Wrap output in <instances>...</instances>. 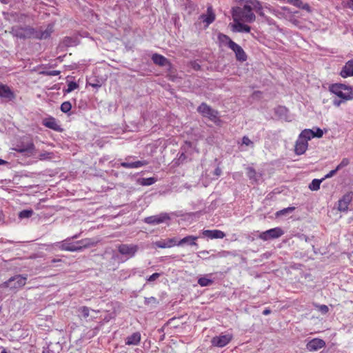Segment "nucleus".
<instances>
[{
	"instance_id": "obj_1",
	"label": "nucleus",
	"mask_w": 353,
	"mask_h": 353,
	"mask_svg": "<svg viewBox=\"0 0 353 353\" xmlns=\"http://www.w3.org/2000/svg\"><path fill=\"white\" fill-rule=\"evenodd\" d=\"M263 9L268 10L270 13L274 15L277 14V11L270 6H263L258 0H249L243 7H237L233 9L232 18L234 21L252 23L256 19L253 11L256 12L261 17H265Z\"/></svg>"
},
{
	"instance_id": "obj_2",
	"label": "nucleus",
	"mask_w": 353,
	"mask_h": 353,
	"mask_svg": "<svg viewBox=\"0 0 353 353\" xmlns=\"http://www.w3.org/2000/svg\"><path fill=\"white\" fill-rule=\"evenodd\" d=\"M95 245V242L90 239H85L77 242H72L70 239H65L61 242L57 243L55 246L65 251H81L84 248H87Z\"/></svg>"
},
{
	"instance_id": "obj_3",
	"label": "nucleus",
	"mask_w": 353,
	"mask_h": 353,
	"mask_svg": "<svg viewBox=\"0 0 353 353\" xmlns=\"http://www.w3.org/2000/svg\"><path fill=\"white\" fill-rule=\"evenodd\" d=\"M330 90L343 101L353 99V88L342 83H336L330 86Z\"/></svg>"
},
{
	"instance_id": "obj_4",
	"label": "nucleus",
	"mask_w": 353,
	"mask_h": 353,
	"mask_svg": "<svg viewBox=\"0 0 353 353\" xmlns=\"http://www.w3.org/2000/svg\"><path fill=\"white\" fill-rule=\"evenodd\" d=\"M12 32L14 36L20 39L35 38V29L30 27H14Z\"/></svg>"
},
{
	"instance_id": "obj_5",
	"label": "nucleus",
	"mask_w": 353,
	"mask_h": 353,
	"mask_svg": "<svg viewBox=\"0 0 353 353\" xmlns=\"http://www.w3.org/2000/svg\"><path fill=\"white\" fill-rule=\"evenodd\" d=\"M284 234L283 230L281 228H274L261 232L259 237L263 241L277 239Z\"/></svg>"
},
{
	"instance_id": "obj_6",
	"label": "nucleus",
	"mask_w": 353,
	"mask_h": 353,
	"mask_svg": "<svg viewBox=\"0 0 353 353\" xmlns=\"http://www.w3.org/2000/svg\"><path fill=\"white\" fill-rule=\"evenodd\" d=\"M26 277L22 276L21 275H17L10 278L6 282L5 285L10 289H19L26 284Z\"/></svg>"
},
{
	"instance_id": "obj_7",
	"label": "nucleus",
	"mask_w": 353,
	"mask_h": 353,
	"mask_svg": "<svg viewBox=\"0 0 353 353\" xmlns=\"http://www.w3.org/2000/svg\"><path fill=\"white\" fill-rule=\"evenodd\" d=\"M232 338L233 336L232 334H222L219 336L213 337L211 342L214 346L223 347L225 346L227 344H228L231 341Z\"/></svg>"
},
{
	"instance_id": "obj_8",
	"label": "nucleus",
	"mask_w": 353,
	"mask_h": 353,
	"mask_svg": "<svg viewBox=\"0 0 353 353\" xmlns=\"http://www.w3.org/2000/svg\"><path fill=\"white\" fill-rule=\"evenodd\" d=\"M197 110L203 117H208L211 120L215 119L217 117V112L204 103L198 107Z\"/></svg>"
},
{
	"instance_id": "obj_9",
	"label": "nucleus",
	"mask_w": 353,
	"mask_h": 353,
	"mask_svg": "<svg viewBox=\"0 0 353 353\" xmlns=\"http://www.w3.org/2000/svg\"><path fill=\"white\" fill-rule=\"evenodd\" d=\"M119 252L127 256L128 258L134 256L138 250V247L136 245H120L118 248Z\"/></svg>"
},
{
	"instance_id": "obj_10",
	"label": "nucleus",
	"mask_w": 353,
	"mask_h": 353,
	"mask_svg": "<svg viewBox=\"0 0 353 353\" xmlns=\"http://www.w3.org/2000/svg\"><path fill=\"white\" fill-rule=\"evenodd\" d=\"M153 246L159 248H170L174 246H178V239L175 237L167 239H161L153 243Z\"/></svg>"
},
{
	"instance_id": "obj_11",
	"label": "nucleus",
	"mask_w": 353,
	"mask_h": 353,
	"mask_svg": "<svg viewBox=\"0 0 353 353\" xmlns=\"http://www.w3.org/2000/svg\"><path fill=\"white\" fill-rule=\"evenodd\" d=\"M168 219H170L168 214L163 213L159 215L146 217L145 218L144 221L148 224L157 225L163 223Z\"/></svg>"
},
{
	"instance_id": "obj_12",
	"label": "nucleus",
	"mask_w": 353,
	"mask_h": 353,
	"mask_svg": "<svg viewBox=\"0 0 353 353\" xmlns=\"http://www.w3.org/2000/svg\"><path fill=\"white\" fill-rule=\"evenodd\" d=\"M325 345V342L321 339L315 338L310 340L306 344V348L309 351H317Z\"/></svg>"
},
{
	"instance_id": "obj_13",
	"label": "nucleus",
	"mask_w": 353,
	"mask_h": 353,
	"mask_svg": "<svg viewBox=\"0 0 353 353\" xmlns=\"http://www.w3.org/2000/svg\"><path fill=\"white\" fill-rule=\"evenodd\" d=\"M353 194L351 192L347 193L339 201L338 209L339 211L345 212L352 201Z\"/></svg>"
},
{
	"instance_id": "obj_14",
	"label": "nucleus",
	"mask_w": 353,
	"mask_h": 353,
	"mask_svg": "<svg viewBox=\"0 0 353 353\" xmlns=\"http://www.w3.org/2000/svg\"><path fill=\"white\" fill-rule=\"evenodd\" d=\"M0 97L11 101L15 98V94L8 85L0 83Z\"/></svg>"
},
{
	"instance_id": "obj_15",
	"label": "nucleus",
	"mask_w": 353,
	"mask_h": 353,
	"mask_svg": "<svg viewBox=\"0 0 353 353\" xmlns=\"http://www.w3.org/2000/svg\"><path fill=\"white\" fill-rule=\"evenodd\" d=\"M230 49L235 53L236 58L238 61H245L247 59V55L243 49L237 43H232Z\"/></svg>"
},
{
	"instance_id": "obj_16",
	"label": "nucleus",
	"mask_w": 353,
	"mask_h": 353,
	"mask_svg": "<svg viewBox=\"0 0 353 353\" xmlns=\"http://www.w3.org/2000/svg\"><path fill=\"white\" fill-rule=\"evenodd\" d=\"M43 125L50 129L55 131L61 132L62 130L61 126L58 124L57 120L54 117H48L43 120Z\"/></svg>"
},
{
	"instance_id": "obj_17",
	"label": "nucleus",
	"mask_w": 353,
	"mask_h": 353,
	"mask_svg": "<svg viewBox=\"0 0 353 353\" xmlns=\"http://www.w3.org/2000/svg\"><path fill=\"white\" fill-rule=\"evenodd\" d=\"M202 234L204 236L208 237L211 239H223L225 236V234L219 230H203Z\"/></svg>"
},
{
	"instance_id": "obj_18",
	"label": "nucleus",
	"mask_w": 353,
	"mask_h": 353,
	"mask_svg": "<svg viewBox=\"0 0 353 353\" xmlns=\"http://www.w3.org/2000/svg\"><path fill=\"white\" fill-rule=\"evenodd\" d=\"M53 32V25L49 24L47 28L43 30H35V39H44L49 37Z\"/></svg>"
},
{
	"instance_id": "obj_19",
	"label": "nucleus",
	"mask_w": 353,
	"mask_h": 353,
	"mask_svg": "<svg viewBox=\"0 0 353 353\" xmlns=\"http://www.w3.org/2000/svg\"><path fill=\"white\" fill-rule=\"evenodd\" d=\"M308 147V143L306 141H303L300 138L296 141L295 144V153L298 155L303 154L305 152Z\"/></svg>"
},
{
	"instance_id": "obj_20",
	"label": "nucleus",
	"mask_w": 353,
	"mask_h": 353,
	"mask_svg": "<svg viewBox=\"0 0 353 353\" xmlns=\"http://www.w3.org/2000/svg\"><path fill=\"white\" fill-rule=\"evenodd\" d=\"M340 74L343 78L353 77V59L348 61L345 63Z\"/></svg>"
},
{
	"instance_id": "obj_21",
	"label": "nucleus",
	"mask_w": 353,
	"mask_h": 353,
	"mask_svg": "<svg viewBox=\"0 0 353 353\" xmlns=\"http://www.w3.org/2000/svg\"><path fill=\"white\" fill-rule=\"evenodd\" d=\"M198 239V236H186L180 241H178V246H183L185 244L191 246H198L196 243V240Z\"/></svg>"
},
{
	"instance_id": "obj_22",
	"label": "nucleus",
	"mask_w": 353,
	"mask_h": 353,
	"mask_svg": "<svg viewBox=\"0 0 353 353\" xmlns=\"http://www.w3.org/2000/svg\"><path fill=\"white\" fill-rule=\"evenodd\" d=\"M232 30L238 32H249L250 31V27L245 25L241 21H234Z\"/></svg>"
},
{
	"instance_id": "obj_23",
	"label": "nucleus",
	"mask_w": 353,
	"mask_h": 353,
	"mask_svg": "<svg viewBox=\"0 0 353 353\" xmlns=\"http://www.w3.org/2000/svg\"><path fill=\"white\" fill-rule=\"evenodd\" d=\"M62 350L61 345L57 343H50L47 347H43V353H60Z\"/></svg>"
},
{
	"instance_id": "obj_24",
	"label": "nucleus",
	"mask_w": 353,
	"mask_h": 353,
	"mask_svg": "<svg viewBox=\"0 0 353 353\" xmlns=\"http://www.w3.org/2000/svg\"><path fill=\"white\" fill-rule=\"evenodd\" d=\"M201 18L203 19V22L206 23V26L212 23L215 19V14L213 12L212 8L211 7H208L207 14L201 15Z\"/></svg>"
},
{
	"instance_id": "obj_25",
	"label": "nucleus",
	"mask_w": 353,
	"mask_h": 353,
	"mask_svg": "<svg viewBox=\"0 0 353 353\" xmlns=\"http://www.w3.org/2000/svg\"><path fill=\"white\" fill-rule=\"evenodd\" d=\"M141 341V334L134 332L126 339L125 344L128 345H137Z\"/></svg>"
},
{
	"instance_id": "obj_26",
	"label": "nucleus",
	"mask_w": 353,
	"mask_h": 353,
	"mask_svg": "<svg viewBox=\"0 0 353 353\" xmlns=\"http://www.w3.org/2000/svg\"><path fill=\"white\" fill-rule=\"evenodd\" d=\"M148 164L146 161H137L134 162H122L121 165L125 168H138Z\"/></svg>"
},
{
	"instance_id": "obj_27",
	"label": "nucleus",
	"mask_w": 353,
	"mask_h": 353,
	"mask_svg": "<svg viewBox=\"0 0 353 353\" xmlns=\"http://www.w3.org/2000/svg\"><path fill=\"white\" fill-rule=\"evenodd\" d=\"M152 59L154 63L161 66H165L169 65L168 60L165 57L159 54H154L152 55Z\"/></svg>"
},
{
	"instance_id": "obj_28",
	"label": "nucleus",
	"mask_w": 353,
	"mask_h": 353,
	"mask_svg": "<svg viewBox=\"0 0 353 353\" xmlns=\"http://www.w3.org/2000/svg\"><path fill=\"white\" fill-rule=\"evenodd\" d=\"M34 147L32 141H29L26 145H17L15 150L19 152H31L34 150Z\"/></svg>"
},
{
	"instance_id": "obj_29",
	"label": "nucleus",
	"mask_w": 353,
	"mask_h": 353,
	"mask_svg": "<svg viewBox=\"0 0 353 353\" xmlns=\"http://www.w3.org/2000/svg\"><path fill=\"white\" fill-rule=\"evenodd\" d=\"M218 40L221 46H228L229 48H230V46H232V43H235L232 41L229 37L221 33L218 35Z\"/></svg>"
},
{
	"instance_id": "obj_30",
	"label": "nucleus",
	"mask_w": 353,
	"mask_h": 353,
	"mask_svg": "<svg viewBox=\"0 0 353 353\" xmlns=\"http://www.w3.org/2000/svg\"><path fill=\"white\" fill-rule=\"evenodd\" d=\"M212 274H207L198 279V284L201 287H206L213 283V280L211 279Z\"/></svg>"
},
{
	"instance_id": "obj_31",
	"label": "nucleus",
	"mask_w": 353,
	"mask_h": 353,
	"mask_svg": "<svg viewBox=\"0 0 353 353\" xmlns=\"http://www.w3.org/2000/svg\"><path fill=\"white\" fill-rule=\"evenodd\" d=\"M314 137V130L310 129H305L303 130L299 137V138L301 139L303 141H306L307 142Z\"/></svg>"
},
{
	"instance_id": "obj_32",
	"label": "nucleus",
	"mask_w": 353,
	"mask_h": 353,
	"mask_svg": "<svg viewBox=\"0 0 353 353\" xmlns=\"http://www.w3.org/2000/svg\"><path fill=\"white\" fill-rule=\"evenodd\" d=\"M247 175L253 182H257L261 177L260 174H257L252 168L250 167L247 168Z\"/></svg>"
},
{
	"instance_id": "obj_33",
	"label": "nucleus",
	"mask_w": 353,
	"mask_h": 353,
	"mask_svg": "<svg viewBox=\"0 0 353 353\" xmlns=\"http://www.w3.org/2000/svg\"><path fill=\"white\" fill-rule=\"evenodd\" d=\"M324 179H313L311 183L309 185V188L311 190L316 191L320 188V185Z\"/></svg>"
},
{
	"instance_id": "obj_34",
	"label": "nucleus",
	"mask_w": 353,
	"mask_h": 353,
	"mask_svg": "<svg viewBox=\"0 0 353 353\" xmlns=\"http://www.w3.org/2000/svg\"><path fill=\"white\" fill-rule=\"evenodd\" d=\"M34 212L32 210H24L19 213V218L21 219H28L32 216Z\"/></svg>"
},
{
	"instance_id": "obj_35",
	"label": "nucleus",
	"mask_w": 353,
	"mask_h": 353,
	"mask_svg": "<svg viewBox=\"0 0 353 353\" xmlns=\"http://www.w3.org/2000/svg\"><path fill=\"white\" fill-rule=\"evenodd\" d=\"M72 108V105L69 101H65L61 105V110L64 112H68Z\"/></svg>"
},
{
	"instance_id": "obj_36",
	"label": "nucleus",
	"mask_w": 353,
	"mask_h": 353,
	"mask_svg": "<svg viewBox=\"0 0 353 353\" xmlns=\"http://www.w3.org/2000/svg\"><path fill=\"white\" fill-rule=\"evenodd\" d=\"M294 210V208H293V207H290V208H284V209H283V210H281L280 211H278L276 213V215L277 216L285 215V214H287L288 212H292Z\"/></svg>"
},
{
	"instance_id": "obj_37",
	"label": "nucleus",
	"mask_w": 353,
	"mask_h": 353,
	"mask_svg": "<svg viewBox=\"0 0 353 353\" xmlns=\"http://www.w3.org/2000/svg\"><path fill=\"white\" fill-rule=\"evenodd\" d=\"M349 163L350 161L347 158L343 159L341 163L336 166V170H339L341 168L346 167Z\"/></svg>"
},
{
	"instance_id": "obj_38",
	"label": "nucleus",
	"mask_w": 353,
	"mask_h": 353,
	"mask_svg": "<svg viewBox=\"0 0 353 353\" xmlns=\"http://www.w3.org/2000/svg\"><path fill=\"white\" fill-rule=\"evenodd\" d=\"M53 157V154L51 152H43L39 154V159L46 160L50 159Z\"/></svg>"
},
{
	"instance_id": "obj_39",
	"label": "nucleus",
	"mask_w": 353,
	"mask_h": 353,
	"mask_svg": "<svg viewBox=\"0 0 353 353\" xmlns=\"http://www.w3.org/2000/svg\"><path fill=\"white\" fill-rule=\"evenodd\" d=\"M156 181L155 179L153 177L146 178L143 179L142 184L144 185H150L154 183Z\"/></svg>"
},
{
	"instance_id": "obj_40",
	"label": "nucleus",
	"mask_w": 353,
	"mask_h": 353,
	"mask_svg": "<svg viewBox=\"0 0 353 353\" xmlns=\"http://www.w3.org/2000/svg\"><path fill=\"white\" fill-rule=\"evenodd\" d=\"M78 88L77 83L71 81L68 84L67 92H70Z\"/></svg>"
},
{
	"instance_id": "obj_41",
	"label": "nucleus",
	"mask_w": 353,
	"mask_h": 353,
	"mask_svg": "<svg viewBox=\"0 0 353 353\" xmlns=\"http://www.w3.org/2000/svg\"><path fill=\"white\" fill-rule=\"evenodd\" d=\"M242 145L253 147V142L248 137L245 136L242 139Z\"/></svg>"
},
{
	"instance_id": "obj_42",
	"label": "nucleus",
	"mask_w": 353,
	"mask_h": 353,
	"mask_svg": "<svg viewBox=\"0 0 353 353\" xmlns=\"http://www.w3.org/2000/svg\"><path fill=\"white\" fill-rule=\"evenodd\" d=\"M316 307L322 314H326L328 312V307L325 305H317Z\"/></svg>"
},
{
	"instance_id": "obj_43",
	"label": "nucleus",
	"mask_w": 353,
	"mask_h": 353,
	"mask_svg": "<svg viewBox=\"0 0 353 353\" xmlns=\"http://www.w3.org/2000/svg\"><path fill=\"white\" fill-rule=\"evenodd\" d=\"M79 312L81 313L83 317H88L89 316V308L87 307H81L79 309Z\"/></svg>"
},
{
	"instance_id": "obj_44",
	"label": "nucleus",
	"mask_w": 353,
	"mask_h": 353,
	"mask_svg": "<svg viewBox=\"0 0 353 353\" xmlns=\"http://www.w3.org/2000/svg\"><path fill=\"white\" fill-rule=\"evenodd\" d=\"M314 137L321 138L323 135V132L322 130H321L320 128H316V130H314Z\"/></svg>"
},
{
	"instance_id": "obj_45",
	"label": "nucleus",
	"mask_w": 353,
	"mask_h": 353,
	"mask_svg": "<svg viewBox=\"0 0 353 353\" xmlns=\"http://www.w3.org/2000/svg\"><path fill=\"white\" fill-rule=\"evenodd\" d=\"M160 274L159 273H154L153 274H152L148 279V281H155L157 279H158L159 277Z\"/></svg>"
},
{
	"instance_id": "obj_46",
	"label": "nucleus",
	"mask_w": 353,
	"mask_h": 353,
	"mask_svg": "<svg viewBox=\"0 0 353 353\" xmlns=\"http://www.w3.org/2000/svg\"><path fill=\"white\" fill-rule=\"evenodd\" d=\"M338 170H336V169L334 170H332L331 171H330L325 176V177L323 178L324 179H327V178H331L332 176H333L337 172Z\"/></svg>"
},
{
	"instance_id": "obj_47",
	"label": "nucleus",
	"mask_w": 353,
	"mask_h": 353,
	"mask_svg": "<svg viewBox=\"0 0 353 353\" xmlns=\"http://www.w3.org/2000/svg\"><path fill=\"white\" fill-rule=\"evenodd\" d=\"M59 74H60V71H59V70H51V71L46 72V74L49 75V76H57V75H59Z\"/></svg>"
},
{
	"instance_id": "obj_48",
	"label": "nucleus",
	"mask_w": 353,
	"mask_h": 353,
	"mask_svg": "<svg viewBox=\"0 0 353 353\" xmlns=\"http://www.w3.org/2000/svg\"><path fill=\"white\" fill-rule=\"evenodd\" d=\"M342 101H343L342 99L341 100L335 99L333 101V104H334V105L339 107V106H340Z\"/></svg>"
},
{
	"instance_id": "obj_49",
	"label": "nucleus",
	"mask_w": 353,
	"mask_h": 353,
	"mask_svg": "<svg viewBox=\"0 0 353 353\" xmlns=\"http://www.w3.org/2000/svg\"><path fill=\"white\" fill-rule=\"evenodd\" d=\"M221 174V170L220 168H216L214 170V174L216 176H220Z\"/></svg>"
},
{
	"instance_id": "obj_50",
	"label": "nucleus",
	"mask_w": 353,
	"mask_h": 353,
	"mask_svg": "<svg viewBox=\"0 0 353 353\" xmlns=\"http://www.w3.org/2000/svg\"><path fill=\"white\" fill-rule=\"evenodd\" d=\"M288 2L293 3L294 5L298 6L299 3V0H288Z\"/></svg>"
},
{
	"instance_id": "obj_51",
	"label": "nucleus",
	"mask_w": 353,
	"mask_h": 353,
	"mask_svg": "<svg viewBox=\"0 0 353 353\" xmlns=\"http://www.w3.org/2000/svg\"><path fill=\"white\" fill-rule=\"evenodd\" d=\"M347 6L349 8L353 10V0H349L347 3Z\"/></svg>"
},
{
	"instance_id": "obj_52",
	"label": "nucleus",
	"mask_w": 353,
	"mask_h": 353,
	"mask_svg": "<svg viewBox=\"0 0 353 353\" xmlns=\"http://www.w3.org/2000/svg\"><path fill=\"white\" fill-rule=\"evenodd\" d=\"M270 312H271L270 310L265 309V310H263V314L264 315H268V314H270Z\"/></svg>"
},
{
	"instance_id": "obj_53",
	"label": "nucleus",
	"mask_w": 353,
	"mask_h": 353,
	"mask_svg": "<svg viewBox=\"0 0 353 353\" xmlns=\"http://www.w3.org/2000/svg\"><path fill=\"white\" fill-rule=\"evenodd\" d=\"M90 85L93 88H99L100 87V85L98 83H90Z\"/></svg>"
},
{
	"instance_id": "obj_54",
	"label": "nucleus",
	"mask_w": 353,
	"mask_h": 353,
	"mask_svg": "<svg viewBox=\"0 0 353 353\" xmlns=\"http://www.w3.org/2000/svg\"><path fill=\"white\" fill-rule=\"evenodd\" d=\"M6 164H8V162L0 159V165H6Z\"/></svg>"
},
{
	"instance_id": "obj_55",
	"label": "nucleus",
	"mask_w": 353,
	"mask_h": 353,
	"mask_svg": "<svg viewBox=\"0 0 353 353\" xmlns=\"http://www.w3.org/2000/svg\"><path fill=\"white\" fill-rule=\"evenodd\" d=\"M1 353H8V352H6V350L5 349H3V350L1 352Z\"/></svg>"
},
{
	"instance_id": "obj_56",
	"label": "nucleus",
	"mask_w": 353,
	"mask_h": 353,
	"mask_svg": "<svg viewBox=\"0 0 353 353\" xmlns=\"http://www.w3.org/2000/svg\"><path fill=\"white\" fill-rule=\"evenodd\" d=\"M77 237H78V236H77V235H75V236H74L72 237V239H77Z\"/></svg>"
},
{
	"instance_id": "obj_57",
	"label": "nucleus",
	"mask_w": 353,
	"mask_h": 353,
	"mask_svg": "<svg viewBox=\"0 0 353 353\" xmlns=\"http://www.w3.org/2000/svg\"><path fill=\"white\" fill-rule=\"evenodd\" d=\"M201 253H208V251H203Z\"/></svg>"
}]
</instances>
